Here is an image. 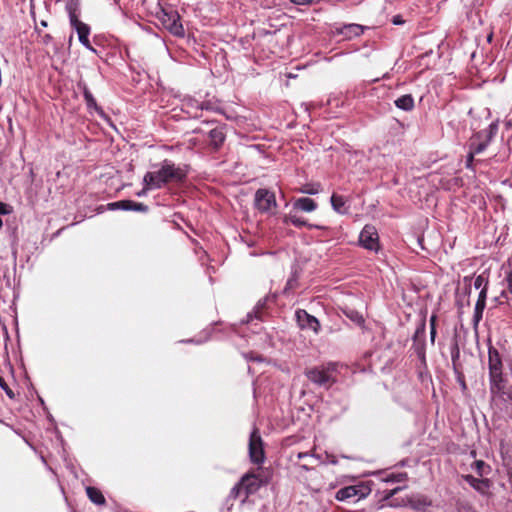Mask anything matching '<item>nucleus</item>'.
Instances as JSON below:
<instances>
[{"mask_svg":"<svg viewBox=\"0 0 512 512\" xmlns=\"http://www.w3.org/2000/svg\"><path fill=\"white\" fill-rule=\"evenodd\" d=\"M187 166L176 165L171 160L165 159L155 171L147 172L143 177V185L148 188L161 189L170 182H182L187 177Z\"/></svg>","mask_w":512,"mask_h":512,"instance_id":"f257e3e1","label":"nucleus"},{"mask_svg":"<svg viewBox=\"0 0 512 512\" xmlns=\"http://www.w3.org/2000/svg\"><path fill=\"white\" fill-rule=\"evenodd\" d=\"M488 367L490 391L494 395L500 394L505 388V380L502 374L503 364L499 352L492 346L488 350Z\"/></svg>","mask_w":512,"mask_h":512,"instance_id":"f03ea898","label":"nucleus"},{"mask_svg":"<svg viewBox=\"0 0 512 512\" xmlns=\"http://www.w3.org/2000/svg\"><path fill=\"white\" fill-rule=\"evenodd\" d=\"M337 369V363L329 362L325 365L307 369L305 375L315 385L328 389L337 381L335 376Z\"/></svg>","mask_w":512,"mask_h":512,"instance_id":"7ed1b4c3","label":"nucleus"},{"mask_svg":"<svg viewBox=\"0 0 512 512\" xmlns=\"http://www.w3.org/2000/svg\"><path fill=\"white\" fill-rule=\"evenodd\" d=\"M498 132V121L492 122L487 129L480 130L473 134L468 144V148L472 151V154H481L483 153L492 139L496 136Z\"/></svg>","mask_w":512,"mask_h":512,"instance_id":"20e7f679","label":"nucleus"},{"mask_svg":"<svg viewBox=\"0 0 512 512\" xmlns=\"http://www.w3.org/2000/svg\"><path fill=\"white\" fill-rule=\"evenodd\" d=\"M67 11L69 15V21L72 28L77 32L79 42L89 51L96 53V50L93 48L89 41L90 27L79 20L76 11L71 6H67Z\"/></svg>","mask_w":512,"mask_h":512,"instance_id":"39448f33","label":"nucleus"},{"mask_svg":"<svg viewBox=\"0 0 512 512\" xmlns=\"http://www.w3.org/2000/svg\"><path fill=\"white\" fill-rule=\"evenodd\" d=\"M248 449L249 458L252 463L257 465L264 463L265 453L263 441L257 428H254L250 433Z\"/></svg>","mask_w":512,"mask_h":512,"instance_id":"423d86ee","label":"nucleus"},{"mask_svg":"<svg viewBox=\"0 0 512 512\" xmlns=\"http://www.w3.org/2000/svg\"><path fill=\"white\" fill-rule=\"evenodd\" d=\"M254 205L261 213H270L277 206L274 192L265 188L258 189L255 192Z\"/></svg>","mask_w":512,"mask_h":512,"instance_id":"0eeeda50","label":"nucleus"},{"mask_svg":"<svg viewBox=\"0 0 512 512\" xmlns=\"http://www.w3.org/2000/svg\"><path fill=\"white\" fill-rule=\"evenodd\" d=\"M359 244L364 249L377 252L379 250V236L373 225H365L359 235Z\"/></svg>","mask_w":512,"mask_h":512,"instance_id":"6e6552de","label":"nucleus"},{"mask_svg":"<svg viewBox=\"0 0 512 512\" xmlns=\"http://www.w3.org/2000/svg\"><path fill=\"white\" fill-rule=\"evenodd\" d=\"M295 319L301 330L312 331L315 335L320 332L321 324L319 320L315 316L309 314L306 310L297 309L295 311Z\"/></svg>","mask_w":512,"mask_h":512,"instance_id":"1a4fd4ad","label":"nucleus"},{"mask_svg":"<svg viewBox=\"0 0 512 512\" xmlns=\"http://www.w3.org/2000/svg\"><path fill=\"white\" fill-rule=\"evenodd\" d=\"M367 488L362 485L346 486L336 492L335 498L338 501H358L365 497Z\"/></svg>","mask_w":512,"mask_h":512,"instance_id":"9d476101","label":"nucleus"},{"mask_svg":"<svg viewBox=\"0 0 512 512\" xmlns=\"http://www.w3.org/2000/svg\"><path fill=\"white\" fill-rule=\"evenodd\" d=\"M253 476L245 475L242 477V479L235 484L229 493L230 499H237L241 495L243 496L242 502L245 501V499L248 497V494L252 492V489L250 488L251 482L254 481Z\"/></svg>","mask_w":512,"mask_h":512,"instance_id":"9b49d317","label":"nucleus"},{"mask_svg":"<svg viewBox=\"0 0 512 512\" xmlns=\"http://www.w3.org/2000/svg\"><path fill=\"white\" fill-rule=\"evenodd\" d=\"M367 27L356 24H344L342 26H336L334 30V34L342 36L345 40H351L353 38L361 36Z\"/></svg>","mask_w":512,"mask_h":512,"instance_id":"f8f14e48","label":"nucleus"},{"mask_svg":"<svg viewBox=\"0 0 512 512\" xmlns=\"http://www.w3.org/2000/svg\"><path fill=\"white\" fill-rule=\"evenodd\" d=\"M78 89L82 92L87 110L91 114L93 112L97 113L100 117H105V113L103 109L98 106L94 96L92 95L91 91L89 90L87 84L85 82H78L77 84Z\"/></svg>","mask_w":512,"mask_h":512,"instance_id":"ddd939ff","label":"nucleus"},{"mask_svg":"<svg viewBox=\"0 0 512 512\" xmlns=\"http://www.w3.org/2000/svg\"><path fill=\"white\" fill-rule=\"evenodd\" d=\"M283 223L288 225V224H292L293 226L297 227V228H301V227H309L310 229L312 228H315V229H323L324 227L322 226H319V225H312V224H308V222L300 217V216H297L296 214H293L292 212H290L289 214L285 215L282 219Z\"/></svg>","mask_w":512,"mask_h":512,"instance_id":"4468645a","label":"nucleus"},{"mask_svg":"<svg viewBox=\"0 0 512 512\" xmlns=\"http://www.w3.org/2000/svg\"><path fill=\"white\" fill-rule=\"evenodd\" d=\"M464 479L471 487L481 494L487 493L490 488V482L488 479L476 478L472 475H466L464 476Z\"/></svg>","mask_w":512,"mask_h":512,"instance_id":"2eb2a0df","label":"nucleus"},{"mask_svg":"<svg viewBox=\"0 0 512 512\" xmlns=\"http://www.w3.org/2000/svg\"><path fill=\"white\" fill-rule=\"evenodd\" d=\"M331 206L333 210L341 215H345L349 213V205L347 204V200L345 197L333 193L330 198Z\"/></svg>","mask_w":512,"mask_h":512,"instance_id":"dca6fc26","label":"nucleus"},{"mask_svg":"<svg viewBox=\"0 0 512 512\" xmlns=\"http://www.w3.org/2000/svg\"><path fill=\"white\" fill-rule=\"evenodd\" d=\"M317 207L318 205L315 200L308 197L298 198L293 203L294 210H300L308 213L315 211Z\"/></svg>","mask_w":512,"mask_h":512,"instance_id":"f3484780","label":"nucleus"},{"mask_svg":"<svg viewBox=\"0 0 512 512\" xmlns=\"http://www.w3.org/2000/svg\"><path fill=\"white\" fill-rule=\"evenodd\" d=\"M209 138H210L211 145L215 149H218L219 147H221L226 138V135L224 132V127L218 126V127L211 129L209 131Z\"/></svg>","mask_w":512,"mask_h":512,"instance_id":"a211bd4d","label":"nucleus"},{"mask_svg":"<svg viewBox=\"0 0 512 512\" xmlns=\"http://www.w3.org/2000/svg\"><path fill=\"white\" fill-rule=\"evenodd\" d=\"M409 505L415 511L424 512L430 507L431 502L425 496L415 495L409 499Z\"/></svg>","mask_w":512,"mask_h":512,"instance_id":"6ab92c4d","label":"nucleus"},{"mask_svg":"<svg viewBox=\"0 0 512 512\" xmlns=\"http://www.w3.org/2000/svg\"><path fill=\"white\" fill-rule=\"evenodd\" d=\"M395 106L403 111H411L414 108V98L411 94L400 96L394 101Z\"/></svg>","mask_w":512,"mask_h":512,"instance_id":"aec40b11","label":"nucleus"},{"mask_svg":"<svg viewBox=\"0 0 512 512\" xmlns=\"http://www.w3.org/2000/svg\"><path fill=\"white\" fill-rule=\"evenodd\" d=\"M343 314L357 326L364 327L365 319L363 315L357 310L352 308H345L343 309Z\"/></svg>","mask_w":512,"mask_h":512,"instance_id":"412c9836","label":"nucleus"},{"mask_svg":"<svg viewBox=\"0 0 512 512\" xmlns=\"http://www.w3.org/2000/svg\"><path fill=\"white\" fill-rule=\"evenodd\" d=\"M86 493H87L89 500L92 503H94L96 505H104L105 504V502H106L105 498L99 489L89 486L86 488Z\"/></svg>","mask_w":512,"mask_h":512,"instance_id":"4be33fe9","label":"nucleus"},{"mask_svg":"<svg viewBox=\"0 0 512 512\" xmlns=\"http://www.w3.org/2000/svg\"><path fill=\"white\" fill-rule=\"evenodd\" d=\"M183 108L187 113L194 114L195 117L198 116L197 111L200 107V102L193 97H185L182 102Z\"/></svg>","mask_w":512,"mask_h":512,"instance_id":"5701e85b","label":"nucleus"},{"mask_svg":"<svg viewBox=\"0 0 512 512\" xmlns=\"http://www.w3.org/2000/svg\"><path fill=\"white\" fill-rule=\"evenodd\" d=\"M471 469L475 471L480 477L487 476L491 472V467L483 460H475L471 464Z\"/></svg>","mask_w":512,"mask_h":512,"instance_id":"b1692460","label":"nucleus"},{"mask_svg":"<svg viewBox=\"0 0 512 512\" xmlns=\"http://www.w3.org/2000/svg\"><path fill=\"white\" fill-rule=\"evenodd\" d=\"M299 191L307 195H316L322 191V186L319 182H310L304 184Z\"/></svg>","mask_w":512,"mask_h":512,"instance_id":"393cba45","label":"nucleus"},{"mask_svg":"<svg viewBox=\"0 0 512 512\" xmlns=\"http://www.w3.org/2000/svg\"><path fill=\"white\" fill-rule=\"evenodd\" d=\"M406 479H407V473H403V472H400V473L388 472V473H385L381 478V480L383 482H387V483L402 482V481H405Z\"/></svg>","mask_w":512,"mask_h":512,"instance_id":"a878e982","label":"nucleus"},{"mask_svg":"<svg viewBox=\"0 0 512 512\" xmlns=\"http://www.w3.org/2000/svg\"><path fill=\"white\" fill-rule=\"evenodd\" d=\"M268 301V298L260 299L255 307V310L253 313H249L247 315V322H251L253 318L262 320V309L265 307L266 303Z\"/></svg>","mask_w":512,"mask_h":512,"instance_id":"bb28decb","label":"nucleus"},{"mask_svg":"<svg viewBox=\"0 0 512 512\" xmlns=\"http://www.w3.org/2000/svg\"><path fill=\"white\" fill-rule=\"evenodd\" d=\"M486 296H487V289H482L479 293L478 300L475 305V316L481 317L482 312L485 308L486 303Z\"/></svg>","mask_w":512,"mask_h":512,"instance_id":"cd10ccee","label":"nucleus"},{"mask_svg":"<svg viewBox=\"0 0 512 512\" xmlns=\"http://www.w3.org/2000/svg\"><path fill=\"white\" fill-rule=\"evenodd\" d=\"M128 202L129 204L126 205L128 208H125V211L146 212L148 210V207L143 203L134 202L132 200H128Z\"/></svg>","mask_w":512,"mask_h":512,"instance_id":"c85d7f7f","label":"nucleus"},{"mask_svg":"<svg viewBox=\"0 0 512 512\" xmlns=\"http://www.w3.org/2000/svg\"><path fill=\"white\" fill-rule=\"evenodd\" d=\"M488 280L484 274L478 275L474 280V287L476 289H487Z\"/></svg>","mask_w":512,"mask_h":512,"instance_id":"c756f323","label":"nucleus"},{"mask_svg":"<svg viewBox=\"0 0 512 512\" xmlns=\"http://www.w3.org/2000/svg\"><path fill=\"white\" fill-rule=\"evenodd\" d=\"M127 204H129L128 200H120V201L109 203L107 205V207L109 210H112V211H114V210H124L125 211V208H128V206H126Z\"/></svg>","mask_w":512,"mask_h":512,"instance_id":"7c9ffc66","label":"nucleus"},{"mask_svg":"<svg viewBox=\"0 0 512 512\" xmlns=\"http://www.w3.org/2000/svg\"><path fill=\"white\" fill-rule=\"evenodd\" d=\"M475 155L476 154H472V151L469 150V153L467 155V158H466V164H465V167L467 169H474V163L475 162H480V160H475Z\"/></svg>","mask_w":512,"mask_h":512,"instance_id":"2f4dec72","label":"nucleus"},{"mask_svg":"<svg viewBox=\"0 0 512 512\" xmlns=\"http://www.w3.org/2000/svg\"><path fill=\"white\" fill-rule=\"evenodd\" d=\"M0 387L6 392L9 398H14V393L12 392L11 389H9L8 385L6 384L2 377H0Z\"/></svg>","mask_w":512,"mask_h":512,"instance_id":"473e14b6","label":"nucleus"},{"mask_svg":"<svg viewBox=\"0 0 512 512\" xmlns=\"http://www.w3.org/2000/svg\"><path fill=\"white\" fill-rule=\"evenodd\" d=\"M171 31L175 34V35H181L183 33V27L181 24H177V21L174 20L173 21V24L171 26Z\"/></svg>","mask_w":512,"mask_h":512,"instance_id":"72a5a7b5","label":"nucleus"},{"mask_svg":"<svg viewBox=\"0 0 512 512\" xmlns=\"http://www.w3.org/2000/svg\"><path fill=\"white\" fill-rule=\"evenodd\" d=\"M245 357L248 361H256V362L263 361V358L260 355H254L253 353L246 354Z\"/></svg>","mask_w":512,"mask_h":512,"instance_id":"f704fd0d","label":"nucleus"},{"mask_svg":"<svg viewBox=\"0 0 512 512\" xmlns=\"http://www.w3.org/2000/svg\"><path fill=\"white\" fill-rule=\"evenodd\" d=\"M430 324H431L430 336H431V340L434 341V338H435V335H436L435 317L434 316L431 317Z\"/></svg>","mask_w":512,"mask_h":512,"instance_id":"c9c22d12","label":"nucleus"},{"mask_svg":"<svg viewBox=\"0 0 512 512\" xmlns=\"http://www.w3.org/2000/svg\"><path fill=\"white\" fill-rule=\"evenodd\" d=\"M199 110H213V106L210 101L200 102Z\"/></svg>","mask_w":512,"mask_h":512,"instance_id":"e433bc0d","label":"nucleus"},{"mask_svg":"<svg viewBox=\"0 0 512 512\" xmlns=\"http://www.w3.org/2000/svg\"><path fill=\"white\" fill-rule=\"evenodd\" d=\"M403 488L402 487H396L390 491H388L385 495V499L386 500H389L392 496H394L397 492H399L400 490H402Z\"/></svg>","mask_w":512,"mask_h":512,"instance_id":"4c0bfd02","label":"nucleus"},{"mask_svg":"<svg viewBox=\"0 0 512 512\" xmlns=\"http://www.w3.org/2000/svg\"><path fill=\"white\" fill-rule=\"evenodd\" d=\"M143 186H144V187H143V189H142V190H140L139 192H137V194H136L138 197H144V196H146V195H147V192H148L149 190H156L155 188H148V186H147V185H143Z\"/></svg>","mask_w":512,"mask_h":512,"instance_id":"58836bf2","label":"nucleus"},{"mask_svg":"<svg viewBox=\"0 0 512 512\" xmlns=\"http://www.w3.org/2000/svg\"><path fill=\"white\" fill-rule=\"evenodd\" d=\"M289 1L295 5H309L313 2V0H289Z\"/></svg>","mask_w":512,"mask_h":512,"instance_id":"ea45409f","label":"nucleus"},{"mask_svg":"<svg viewBox=\"0 0 512 512\" xmlns=\"http://www.w3.org/2000/svg\"><path fill=\"white\" fill-rule=\"evenodd\" d=\"M506 280H507V283H508V289L512 293V269L507 274Z\"/></svg>","mask_w":512,"mask_h":512,"instance_id":"a19ab883","label":"nucleus"},{"mask_svg":"<svg viewBox=\"0 0 512 512\" xmlns=\"http://www.w3.org/2000/svg\"><path fill=\"white\" fill-rule=\"evenodd\" d=\"M9 213V210H8V207L6 204L0 202V216L1 215H6Z\"/></svg>","mask_w":512,"mask_h":512,"instance_id":"79ce46f5","label":"nucleus"},{"mask_svg":"<svg viewBox=\"0 0 512 512\" xmlns=\"http://www.w3.org/2000/svg\"><path fill=\"white\" fill-rule=\"evenodd\" d=\"M392 23H393L394 25H401V24H403V23H404V20L401 18V16L396 15V16H394V17H393V19H392Z\"/></svg>","mask_w":512,"mask_h":512,"instance_id":"37998d69","label":"nucleus"},{"mask_svg":"<svg viewBox=\"0 0 512 512\" xmlns=\"http://www.w3.org/2000/svg\"><path fill=\"white\" fill-rule=\"evenodd\" d=\"M306 457H311V455H309L308 453H299L298 454V458L299 459H303V458H306Z\"/></svg>","mask_w":512,"mask_h":512,"instance_id":"c03bdc74","label":"nucleus"},{"mask_svg":"<svg viewBox=\"0 0 512 512\" xmlns=\"http://www.w3.org/2000/svg\"><path fill=\"white\" fill-rule=\"evenodd\" d=\"M186 342H194V343L200 344V343H202L203 341H201V340H194V339H190V340H187Z\"/></svg>","mask_w":512,"mask_h":512,"instance_id":"a18cd8bd","label":"nucleus"},{"mask_svg":"<svg viewBox=\"0 0 512 512\" xmlns=\"http://www.w3.org/2000/svg\"><path fill=\"white\" fill-rule=\"evenodd\" d=\"M400 465H401V466H405V465H406V461H405V460L401 461V462H400Z\"/></svg>","mask_w":512,"mask_h":512,"instance_id":"49530a36","label":"nucleus"},{"mask_svg":"<svg viewBox=\"0 0 512 512\" xmlns=\"http://www.w3.org/2000/svg\"><path fill=\"white\" fill-rule=\"evenodd\" d=\"M41 25H42V26H46V25H47V23H46L45 21H42V22H41Z\"/></svg>","mask_w":512,"mask_h":512,"instance_id":"de8ad7c7","label":"nucleus"}]
</instances>
